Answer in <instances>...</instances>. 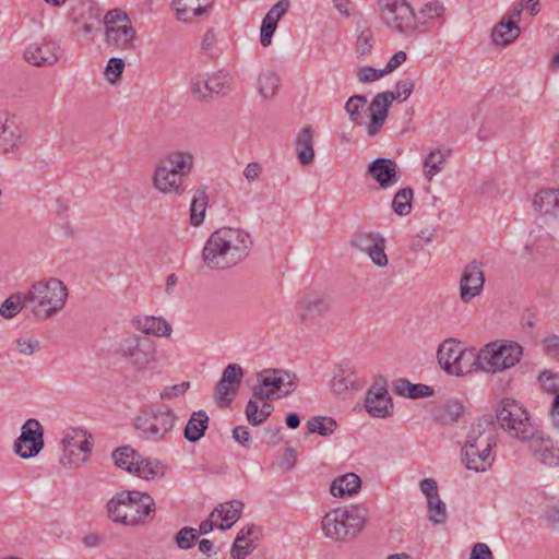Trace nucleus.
<instances>
[{"instance_id": "1", "label": "nucleus", "mask_w": 559, "mask_h": 559, "mask_svg": "<svg viewBox=\"0 0 559 559\" xmlns=\"http://www.w3.org/2000/svg\"><path fill=\"white\" fill-rule=\"evenodd\" d=\"M251 245V237L247 231L223 227L207 238L202 250V261L210 270H226L246 259Z\"/></svg>"}, {"instance_id": "2", "label": "nucleus", "mask_w": 559, "mask_h": 559, "mask_svg": "<svg viewBox=\"0 0 559 559\" xmlns=\"http://www.w3.org/2000/svg\"><path fill=\"white\" fill-rule=\"evenodd\" d=\"M66 284L56 277H48L35 282L25 292V309L36 320L44 321L60 312L68 299Z\"/></svg>"}, {"instance_id": "3", "label": "nucleus", "mask_w": 559, "mask_h": 559, "mask_svg": "<svg viewBox=\"0 0 559 559\" xmlns=\"http://www.w3.org/2000/svg\"><path fill=\"white\" fill-rule=\"evenodd\" d=\"M108 516L129 526L145 524L155 513L153 498L141 491L123 490L116 493L107 503Z\"/></svg>"}, {"instance_id": "4", "label": "nucleus", "mask_w": 559, "mask_h": 559, "mask_svg": "<svg viewBox=\"0 0 559 559\" xmlns=\"http://www.w3.org/2000/svg\"><path fill=\"white\" fill-rule=\"evenodd\" d=\"M367 518L368 509L364 504L333 509L321 521L322 532L326 538L334 542L349 540L362 531Z\"/></svg>"}, {"instance_id": "5", "label": "nucleus", "mask_w": 559, "mask_h": 559, "mask_svg": "<svg viewBox=\"0 0 559 559\" xmlns=\"http://www.w3.org/2000/svg\"><path fill=\"white\" fill-rule=\"evenodd\" d=\"M177 421L176 413L163 404H150L141 408L134 427L142 439L159 442L167 439Z\"/></svg>"}, {"instance_id": "6", "label": "nucleus", "mask_w": 559, "mask_h": 559, "mask_svg": "<svg viewBox=\"0 0 559 559\" xmlns=\"http://www.w3.org/2000/svg\"><path fill=\"white\" fill-rule=\"evenodd\" d=\"M523 356V347L513 341L498 340L486 344L477 354L475 365L489 373H498L516 366Z\"/></svg>"}, {"instance_id": "7", "label": "nucleus", "mask_w": 559, "mask_h": 559, "mask_svg": "<svg viewBox=\"0 0 559 559\" xmlns=\"http://www.w3.org/2000/svg\"><path fill=\"white\" fill-rule=\"evenodd\" d=\"M500 427L512 438L526 442L534 437L538 427L532 421L524 406L513 399L506 397L497 409Z\"/></svg>"}, {"instance_id": "8", "label": "nucleus", "mask_w": 559, "mask_h": 559, "mask_svg": "<svg viewBox=\"0 0 559 559\" xmlns=\"http://www.w3.org/2000/svg\"><path fill=\"white\" fill-rule=\"evenodd\" d=\"M257 381L252 394L260 401L288 395L297 388V377L282 369H264L257 374Z\"/></svg>"}, {"instance_id": "9", "label": "nucleus", "mask_w": 559, "mask_h": 559, "mask_svg": "<svg viewBox=\"0 0 559 559\" xmlns=\"http://www.w3.org/2000/svg\"><path fill=\"white\" fill-rule=\"evenodd\" d=\"M117 352L136 371H143L156 361L155 343L145 336L133 334L122 338Z\"/></svg>"}, {"instance_id": "10", "label": "nucleus", "mask_w": 559, "mask_h": 559, "mask_svg": "<svg viewBox=\"0 0 559 559\" xmlns=\"http://www.w3.org/2000/svg\"><path fill=\"white\" fill-rule=\"evenodd\" d=\"M381 17L391 29L409 36L418 27L417 15L406 0H380Z\"/></svg>"}, {"instance_id": "11", "label": "nucleus", "mask_w": 559, "mask_h": 559, "mask_svg": "<svg viewBox=\"0 0 559 559\" xmlns=\"http://www.w3.org/2000/svg\"><path fill=\"white\" fill-rule=\"evenodd\" d=\"M60 444L63 450V455L60 459L62 464L66 460L69 464H82L86 461L91 452V442L88 441L87 433L78 428H69L63 431Z\"/></svg>"}, {"instance_id": "12", "label": "nucleus", "mask_w": 559, "mask_h": 559, "mask_svg": "<svg viewBox=\"0 0 559 559\" xmlns=\"http://www.w3.org/2000/svg\"><path fill=\"white\" fill-rule=\"evenodd\" d=\"M44 448V429L35 419H27L22 428L21 436L14 442V452L22 459L36 456Z\"/></svg>"}, {"instance_id": "13", "label": "nucleus", "mask_w": 559, "mask_h": 559, "mask_svg": "<svg viewBox=\"0 0 559 559\" xmlns=\"http://www.w3.org/2000/svg\"><path fill=\"white\" fill-rule=\"evenodd\" d=\"M26 139L21 120L10 112H0V154L19 150Z\"/></svg>"}, {"instance_id": "14", "label": "nucleus", "mask_w": 559, "mask_h": 559, "mask_svg": "<svg viewBox=\"0 0 559 559\" xmlns=\"http://www.w3.org/2000/svg\"><path fill=\"white\" fill-rule=\"evenodd\" d=\"M329 310V300L319 294L305 295L297 306L298 318L307 328L321 326L323 317Z\"/></svg>"}, {"instance_id": "15", "label": "nucleus", "mask_w": 559, "mask_h": 559, "mask_svg": "<svg viewBox=\"0 0 559 559\" xmlns=\"http://www.w3.org/2000/svg\"><path fill=\"white\" fill-rule=\"evenodd\" d=\"M69 16L75 32L91 34L100 25L102 10L92 1H80L71 8Z\"/></svg>"}, {"instance_id": "16", "label": "nucleus", "mask_w": 559, "mask_h": 559, "mask_svg": "<svg viewBox=\"0 0 559 559\" xmlns=\"http://www.w3.org/2000/svg\"><path fill=\"white\" fill-rule=\"evenodd\" d=\"M525 443L535 461L548 467L559 466V442L554 441L549 436L539 429L532 439Z\"/></svg>"}, {"instance_id": "17", "label": "nucleus", "mask_w": 559, "mask_h": 559, "mask_svg": "<svg viewBox=\"0 0 559 559\" xmlns=\"http://www.w3.org/2000/svg\"><path fill=\"white\" fill-rule=\"evenodd\" d=\"M331 391L340 399H347L353 392L362 389V382L358 378L354 366L342 362L334 371L330 382Z\"/></svg>"}, {"instance_id": "18", "label": "nucleus", "mask_w": 559, "mask_h": 559, "mask_svg": "<svg viewBox=\"0 0 559 559\" xmlns=\"http://www.w3.org/2000/svg\"><path fill=\"white\" fill-rule=\"evenodd\" d=\"M60 55V46L57 41L43 38L25 49L24 59L36 67H50L59 60Z\"/></svg>"}, {"instance_id": "19", "label": "nucleus", "mask_w": 559, "mask_h": 559, "mask_svg": "<svg viewBox=\"0 0 559 559\" xmlns=\"http://www.w3.org/2000/svg\"><path fill=\"white\" fill-rule=\"evenodd\" d=\"M485 283L483 265L478 261H472L465 265L460 280V298L467 304L478 296Z\"/></svg>"}, {"instance_id": "20", "label": "nucleus", "mask_w": 559, "mask_h": 559, "mask_svg": "<svg viewBox=\"0 0 559 559\" xmlns=\"http://www.w3.org/2000/svg\"><path fill=\"white\" fill-rule=\"evenodd\" d=\"M242 377L243 370L237 364H229L224 369L222 378L216 385V397L219 405H227L234 400Z\"/></svg>"}, {"instance_id": "21", "label": "nucleus", "mask_w": 559, "mask_h": 559, "mask_svg": "<svg viewBox=\"0 0 559 559\" xmlns=\"http://www.w3.org/2000/svg\"><path fill=\"white\" fill-rule=\"evenodd\" d=\"M465 355L460 344L452 338L444 341L437 352V358L441 367L448 373L454 376H463L467 372L461 364Z\"/></svg>"}, {"instance_id": "22", "label": "nucleus", "mask_w": 559, "mask_h": 559, "mask_svg": "<svg viewBox=\"0 0 559 559\" xmlns=\"http://www.w3.org/2000/svg\"><path fill=\"white\" fill-rule=\"evenodd\" d=\"M393 102V92L390 91L379 93L373 97L368 107L370 122L367 126V133L369 136H374L380 132L386 120L389 109Z\"/></svg>"}, {"instance_id": "23", "label": "nucleus", "mask_w": 559, "mask_h": 559, "mask_svg": "<svg viewBox=\"0 0 559 559\" xmlns=\"http://www.w3.org/2000/svg\"><path fill=\"white\" fill-rule=\"evenodd\" d=\"M493 445L496 443H490V441L481 442L478 445L465 444L462 450L465 467L475 472L487 471L493 462L491 455V448Z\"/></svg>"}, {"instance_id": "24", "label": "nucleus", "mask_w": 559, "mask_h": 559, "mask_svg": "<svg viewBox=\"0 0 559 559\" xmlns=\"http://www.w3.org/2000/svg\"><path fill=\"white\" fill-rule=\"evenodd\" d=\"M365 408L372 417L386 418L391 416L393 403L384 385L374 384L367 391Z\"/></svg>"}, {"instance_id": "25", "label": "nucleus", "mask_w": 559, "mask_h": 559, "mask_svg": "<svg viewBox=\"0 0 559 559\" xmlns=\"http://www.w3.org/2000/svg\"><path fill=\"white\" fill-rule=\"evenodd\" d=\"M368 174L382 189L396 185L400 180L399 166L391 158H377L368 166Z\"/></svg>"}, {"instance_id": "26", "label": "nucleus", "mask_w": 559, "mask_h": 559, "mask_svg": "<svg viewBox=\"0 0 559 559\" xmlns=\"http://www.w3.org/2000/svg\"><path fill=\"white\" fill-rule=\"evenodd\" d=\"M106 43L108 46L115 47L124 51H133L136 48V32L132 23L123 24L121 26H109L106 29Z\"/></svg>"}, {"instance_id": "27", "label": "nucleus", "mask_w": 559, "mask_h": 559, "mask_svg": "<svg viewBox=\"0 0 559 559\" xmlns=\"http://www.w3.org/2000/svg\"><path fill=\"white\" fill-rule=\"evenodd\" d=\"M154 187L162 193L182 195L186 191L185 179L158 164L153 177Z\"/></svg>"}, {"instance_id": "28", "label": "nucleus", "mask_w": 559, "mask_h": 559, "mask_svg": "<svg viewBox=\"0 0 559 559\" xmlns=\"http://www.w3.org/2000/svg\"><path fill=\"white\" fill-rule=\"evenodd\" d=\"M194 157L190 152L173 151L168 153L158 164L187 179L192 170Z\"/></svg>"}, {"instance_id": "29", "label": "nucleus", "mask_w": 559, "mask_h": 559, "mask_svg": "<svg viewBox=\"0 0 559 559\" xmlns=\"http://www.w3.org/2000/svg\"><path fill=\"white\" fill-rule=\"evenodd\" d=\"M212 3L213 0H173L176 16L182 22H192L193 17L205 14Z\"/></svg>"}, {"instance_id": "30", "label": "nucleus", "mask_w": 559, "mask_h": 559, "mask_svg": "<svg viewBox=\"0 0 559 559\" xmlns=\"http://www.w3.org/2000/svg\"><path fill=\"white\" fill-rule=\"evenodd\" d=\"M132 324L138 331L146 335L167 337L171 333V326L163 318L152 316L136 317L132 320Z\"/></svg>"}, {"instance_id": "31", "label": "nucleus", "mask_w": 559, "mask_h": 559, "mask_svg": "<svg viewBox=\"0 0 559 559\" xmlns=\"http://www.w3.org/2000/svg\"><path fill=\"white\" fill-rule=\"evenodd\" d=\"M259 530L251 525L239 531L231 547V557L234 559H243L255 548Z\"/></svg>"}, {"instance_id": "32", "label": "nucleus", "mask_w": 559, "mask_h": 559, "mask_svg": "<svg viewBox=\"0 0 559 559\" xmlns=\"http://www.w3.org/2000/svg\"><path fill=\"white\" fill-rule=\"evenodd\" d=\"M295 150L301 165H310L314 159L313 130L310 126L304 127L296 135Z\"/></svg>"}, {"instance_id": "33", "label": "nucleus", "mask_w": 559, "mask_h": 559, "mask_svg": "<svg viewBox=\"0 0 559 559\" xmlns=\"http://www.w3.org/2000/svg\"><path fill=\"white\" fill-rule=\"evenodd\" d=\"M243 510V503L240 500H231L218 504L212 512L218 516V528L229 530L240 518Z\"/></svg>"}, {"instance_id": "34", "label": "nucleus", "mask_w": 559, "mask_h": 559, "mask_svg": "<svg viewBox=\"0 0 559 559\" xmlns=\"http://www.w3.org/2000/svg\"><path fill=\"white\" fill-rule=\"evenodd\" d=\"M361 480L355 473H347L335 478L332 484L330 491L334 497L343 498L345 496H353L360 489Z\"/></svg>"}, {"instance_id": "35", "label": "nucleus", "mask_w": 559, "mask_h": 559, "mask_svg": "<svg viewBox=\"0 0 559 559\" xmlns=\"http://www.w3.org/2000/svg\"><path fill=\"white\" fill-rule=\"evenodd\" d=\"M209 426V416L204 411L192 413L185 428V438L190 442L199 441Z\"/></svg>"}, {"instance_id": "36", "label": "nucleus", "mask_w": 559, "mask_h": 559, "mask_svg": "<svg viewBox=\"0 0 559 559\" xmlns=\"http://www.w3.org/2000/svg\"><path fill=\"white\" fill-rule=\"evenodd\" d=\"M533 206L536 211L552 214L559 210V189H542L534 199Z\"/></svg>"}, {"instance_id": "37", "label": "nucleus", "mask_w": 559, "mask_h": 559, "mask_svg": "<svg viewBox=\"0 0 559 559\" xmlns=\"http://www.w3.org/2000/svg\"><path fill=\"white\" fill-rule=\"evenodd\" d=\"M521 29L513 22L502 20L492 29V41L496 45L507 46L520 36Z\"/></svg>"}, {"instance_id": "38", "label": "nucleus", "mask_w": 559, "mask_h": 559, "mask_svg": "<svg viewBox=\"0 0 559 559\" xmlns=\"http://www.w3.org/2000/svg\"><path fill=\"white\" fill-rule=\"evenodd\" d=\"M130 473L135 474L143 479L150 480L163 475L164 468L159 461L143 457L140 454L139 460H136L134 464V468H132Z\"/></svg>"}, {"instance_id": "39", "label": "nucleus", "mask_w": 559, "mask_h": 559, "mask_svg": "<svg viewBox=\"0 0 559 559\" xmlns=\"http://www.w3.org/2000/svg\"><path fill=\"white\" fill-rule=\"evenodd\" d=\"M463 413V405L459 401H447L433 414V418L441 425H450L459 420Z\"/></svg>"}, {"instance_id": "40", "label": "nucleus", "mask_w": 559, "mask_h": 559, "mask_svg": "<svg viewBox=\"0 0 559 559\" xmlns=\"http://www.w3.org/2000/svg\"><path fill=\"white\" fill-rule=\"evenodd\" d=\"M490 423L487 419H478L474 423L467 433L465 444L478 445L481 442L496 443V437L492 432H487Z\"/></svg>"}, {"instance_id": "41", "label": "nucleus", "mask_w": 559, "mask_h": 559, "mask_svg": "<svg viewBox=\"0 0 559 559\" xmlns=\"http://www.w3.org/2000/svg\"><path fill=\"white\" fill-rule=\"evenodd\" d=\"M395 391L399 395L409 399L428 397L433 394L431 386L426 384H413L407 380H399L395 385Z\"/></svg>"}, {"instance_id": "42", "label": "nucleus", "mask_w": 559, "mask_h": 559, "mask_svg": "<svg viewBox=\"0 0 559 559\" xmlns=\"http://www.w3.org/2000/svg\"><path fill=\"white\" fill-rule=\"evenodd\" d=\"M209 198L204 189L195 191L190 205V223L198 227L204 222Z\"/></svg>"}, {"instance_id": "43", "label": "nucleus", "mask_w": 559, "mask_h": 559, "mask_svg": "<svg viewBox=\"0 0 559 559\" xmlns=\"http://www.w3.org/2000/svg\"><path fill=\"white\" fill-rule=\"evenodd\" d=\"M448 154L437 148L431 151L424 160V175L430 181L432 178L443 170Z\"/></svg>"}, {"instance_id": "44", "label": "nucleus", "mask_w": 559, "mask_h": 559, "mask_svg": "<svg viewBox=\"0 0 559 559\" xmlns=\"http://www.w3.org/2000/svg\"><path fill=\"white\" fill-rule=\"evenodd\" d=\"M139 453L129 445L120 447L112 452V460L117 467L131 472L134 468Z\"/></svg>"}, {"instance_id": "45", "label": "nucleus", "mask_w": 559, "mask_h": 559, "mask_svg": "<svg viewBox=\"0 0 559 559\" xmlns=\"http://www.w3.org/2000/svg\"><path fill=\"white\" fill-rule=\"evenodd\" d=\"M367 103V97L364 95H353L345 103V111L349 116V120L354 124H362V110L366 107Z\"/></svg>"}, {"instance_id": "46", "label": "nucleus", "mask_w": 559, "mask_h": 559, "mask_svg": "<svg viewBox=\"0 0 559 559\" xmlns=\"http://www.w3.org/2000/svg\"><path fill=\"white\" fill-rule=\"evenodd\" d=\"M25 309V292L9 296L0 306V316L5 319L14 318L22 309Z\"/></svg>"}, {"instance_id": "47", "label": "nucleus", "mask_w": 559, "mask_h": 559, "mask_svg": "<svg viewBox=\"0 0 559 559\" xmlns=\"http://www.w3.org/2000/svg\"><path fill=\"white\" fill-rule=\"evenodd\" d=\"M413 190L411 188L400 189L392 201V209L394 213L400 216L409 214L412 209Z\"/></svg>"}, {"instance_id": "48", "label": "nucleus", "mask_w": 559, "mask_h": 559, "mask_svg": "<svg viewBox=\"0 0 559 559\" xmlns=\"http://www.w3.org/2000/svg\"><path fill=\"white\" fill-rule=\"evenodd\" d=\"M307 428L311 433H319L323 437L330 436L336 428V421L331 417H313L307 423Z\"/></svg>"}, {"instance_id": "49", "label": "nucleus", "mask_w": 559, "mask_h": 559, "mask_svg": "<svg viewBox=\"0 0 559 559\" xmlns=\"http://www.w3.org/2000/svg\"><path fill=\"white\" fill-rule=\"evenodd\" d=\"M280 86V78L271 71L262 72L259 76V92L264 98L275 95Z\"/></svg>"}, {"instance_id": "50", "label": "nucleus", "mask_w": 559, "mask_h": 559, "mask_svg": "<svg viewBox=\"0 0 559 559\" xmlns=\"http://www.w3.org/2000/svg\"><path fill=\"white\" fill-rule=\"evenodd\" d=\"M428 507V519L435 525L443 524L447 520V506L445 503L438 497H432L427 500Z\"/></svg>"}, {"instance_id": "51", "label": "nucleus", "mask_w": 559, "mask_h": 559, "mask_svg": "<svg viewBox=\"0 0 559 559\" xmlns=\"http://www.w3.org/2000/svg\"><path fill=\"white\" fill-rule=\"evenodd\" d=\"M370 260L379 267H384L388 265L389 260L385 253V239L381 237L377 242L367 251Z\"/></svg>"}, {"instance_id": "52", "label": "nucleus", "mask_w": 559, "mask_h": 559, "mask_svg": "<svg viewBox=\"0 0 559 559\" xmlns=\"http://www.w3.org/2000/svg\"><path fill=\"white\" fill-rule=\"evenodd\" d=\"M206 82L205 90L210 91L211 96L214 93H221L228 88V75L223 71L214 72L206 79Z\"/></svg>"}, {"instance_id": "53", "label": "nucleus", "mask_w": 559, "mask_h": 559, "mask_svg": "<svg viewBox=\"0 0 559 559\" xmlns=\"http://www.w3.org/2000/svg\"><path fill=\"white\" fill-rule=\"evenodd\" d=\"M381 237L383 236L379 233H361L352 240L350 245L361 252L367 253V251L374 245V242L378 241V239H381Z\"/></svg>"}, {"instance_id": "54", "label": "nucleus", "mask_w": 559, "mask_h": 559, "mask_svg": "<svg viewBox=\"0 0 559 559\" xmlns=\"http://www.w3.org/2000/svg\"><path fill=\"white\" fill-rule=\"evenodd\" d=\"M198 531L192 527H182L175 536L176 545L180 549H190L198 539Z\"/></svg>"}, {"instance_id": "55", "label": "nucleus", "mask_w": 559, "mask_h": 559, "mask_svg": "<svg viewBox=\"0 0 559 559\" xmlns=\"http://www.w3.org/2000/svg\"><path fill=\"white\" fill-rule=\"evenodd\" d=\"M124 69V61L121 58H110L105 68V76L109 83H116Z\"/></svg>"}, {"instance_id": "56", "label": "nucleus", "mask_w": 559, "mask_h": 559, "mask_svg": "<svg viewBox=\"0 0 559 559\" xmlns=\"http://www.w3.org/2000/svg\"><path fill=\"white\" fill-rule=\"evenodd\" d=\"M128 23H131V20L121 9L109 10L104 16V24L106 29H108L109 26L117 27Z\"/></svg>"}, {"instance_id": "57", "label": "nucleus", "mask_w": 559, "mask_h": 559, "mask_svg": "<svg viewBox=\"0 0 559 559\" xmlns=\"http://www.w3.org/2000/svg\"><path fill=\"white\" fill-rule=\"evenodd\" d=\"M205 84H207L206 79L202 75H194L190 82V91L193 98L198 100H206L210 95V91L205 90Z\"/></svg>"}, {"instance_id": "58", "label": "nucleus", "mask_w": 559, "mask_h": 559, "mask_svg": "<svg viewBox=\"0 0 559 559\" xmlns=\"http://www.w3.org/2000/svg\"><path fill=\"white\" fill-rule=\"evenodd\" d=\"M15 344L17 352L23 356H32L40 349V342L33 337H20Z\"/></svg>"}, {"instance_id": "59", "label": "nucleus", "mask_w": 559, "mask_h": 559, "mask_svg": "<svg viewBox=\"0 0 559 559\" xmlns=\"http://www.w3.org/2000/svg\"><path fill=\"white\" fill-rule=\"evenodd\" d=\"M386 74V71L378 70L372 67H359L356 69V76L359 82L369 83L374 82Z\"/></svg>"}, {"instance_id": "60", "label": "nucleus", "mask_w": 559, "mask_h": 559, "mask_svg": "<svg viewBox=\"0 0 559 559\" xmlns=\"http://www.w3.org/2000/svg\"><path fill=\"white\" fill-rule=\"evenodd\" d=\"M444 13V7L441 2L435 0L426 3L419 10V16L425 20H433L437 17H441Z\"/></svg>"}, {"instance_id": "61", "label": "nucleus", "mask_w": 559, "mask_h": 559, "mask_svg": "<svg viewBox=\"0 0 559 559\" xmlns=\"http://www.w3.org/2000/svg\"><path fill=\"white\" fill-rule=\"evenodd\" d=\"M414 91V82L411 79H404L396 83L393 92L394 100H406Z\"/></svg>"}, {"instance_id": "62", "label": "nucleus", "mask_w": 559, "mask_h": 559, "mask_svg": "<svg viewBox=\"0 0 559 559\" xmlns=\"http://www.w3.org/2000/svg\"><path fill=\"white\" fill-rule=\"evenodd\" d=\"M373 44L372 32L370 29L362 31L356 43V50L361 56H365L370 52Z\"/></svg>"}, {"instance_id": "63", "label": "nucleus", "mask_w": 559, "mask_h": 559, "mask_svg": "<svg viewBox=\"0 0 559 559\" xmlns=\"http://www.w3.org/2000/svg\"><path fill=\"white\" fill-rule=\"evenodd\" d=\"M543 350L546 355L559 358V335H550L542 341Z\"/></svg>"}, {"instance_id": "64", "label": "nucleus", "mask_w": 559, "mask_h": 559, "mask_svg": "<svg viewBox=\"0 0 559 559\" xmlns=\"http://www.w3.org/2000/svg\"><path fill=\"white\" fill-rule=\"evenodd\" d=\"M246 416L248 421L252 426H259L262 423V417L260 416V406L257 401L249 400L246 406Z\"/></svg>"}]
</instances>
